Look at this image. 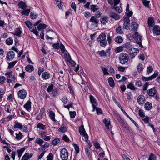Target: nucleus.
I'll list each match as a JSON object with an SVG mask.
<instances>
[{"mask_svg":"<svg viewBox=\"0 0 160 160\" xmlns=\"http://www.w3.org/2000/svg\"><path fill=\"white\" fill-rule=\"evenodd\" d=\"M32 155V153H26L22 157L21 160H28L30 158Z\"/></svg>","mask_w":160,"mask_h":160,"instance_id":"f3484780","label":"nucleus"},{"mask_svg":"<svg viewBox=\"0 0 160 160\" xmlns=\"http://www.w3.org/2000/svg\"><path fill=\"white\" fill-rule=\"evenodd\" d=\"M114 8L115 9L116 11L119 13H121L122 12V9L120 6H117Z\"/></svg>","mask_w":160,"mask_h":160,"instance_id":"bf43d9fd","label":"nucleus"},{"mask_svg":"<svg viewBox=\"0 0 160 160\" xmlns=\"http://www.w3.org/2000/svg\"><path fill=\"white\" fill-rule=\"evenodd\" d=\"M98 42H99L100 45L102 47H105L107 43L106 36L104 33H101L97 38Z\"/></svg>","mask_w":160,"mask_h":160,"instance_id":"f257e3e1","label":"nucleus"},{"mask_svg":"<svg viewBox=\"0 0 160 160\" xmlns=\"http://www.w3.org/2000/svg\"><path fill=\"white\" fill-rule=\"evenodd\" d=\"M89 98L90 102L92 104V106L93 109L95 108V106L96 105V101L95 98L92 95H90Z\"/></svg>","mask_w":160,"mask_h":160,"instance_id":"2eb2a0df","label":"nucleus"},{"mask_svg":"<svg viewBox=\"0 0 160 160\" xmlns=\"http://www.w3.org/2000/svg\"><path fill=\"white\" fill-rule=\"evenodd\" d=\"M67 63L68 64H69L73 67H75L76 65V63L74 61L72 60L71 58L69 60Z\"/></svg>","mask_w":160,"mask_h":160,"instance_id":"c03bdc74","label":"nucleus"},{"mask_svg":"<svg viewBox=\"0 0 160 160\" xmlns=\"http://www.w3.org/2000/svg\"><path fill=\"white\" fill-rule=\"evenodd\" d=\"M153 32L157 35H160V27L157 25L155 26L153 28Z\"/></svg>","mask_w":160,"mask_h":160,"instance_id":"f8f14e48","label":"nucleus"},{"mask_svg":"<svg viewBox=\"0 0 160 160\" xmlns=\"http://www.w3.org/2000/svg\"><path fill=\"white\" fill-rule=\"evenodd\" d=\"M108 81L109 85L112 87H113L115 86V84L113 78L111 77H109L108 78Z\"/></svg>","mask_w":160,"mask_h":160,"instance_id":"2f4dec72","label":"nucleus"},{"mask_svg":"<svg viewBox=\"0 0 160 160\" xmlns=\"http://www.w3.org/2000/svg\"><path fill=\"white\" fill-rule=\"evenodd\" d=\"M64 54V57L65 58L66 62H67L70 60L71 58L70 54L68 53L67 51H66Z\"/></svg>","mask_w":160,"mask_h":160,"instance_id":"bb28decb","label":"nucleus"},{"mask_svg":"<svg viewBox=\"0 0 160 160\" xmlns=\"http://www.w3.org/2000/svg\"><path fill=\"white\" fill-rule=\"evenodd\" d=\"M6 42L7 44L10 45L13 43V40L12 38H10L6 39Z\"/></svg>","mask_w":160,"mask_h":160,"instance_id":"58836bf2","label":"nucleus"},{"mask_svg":"<svg viewBox=\"0 0 160 160\" xmlns=\"http://www.w3.org/2000/svg\"><path fill=\"white\" fill-rule=\"evenodd\" d=\"M89 22L95 24H97L98 23L99 20L95 16H93L91 18Z\"/></svg>","mask_w":160,"mask_h":160,"instance_id":"412c9836","label":"nucleus"},{"mask_svg":"<svg viewBox=\"0 0 160 160\" xmlns=\"http://www.w3.org/2000/svg\"><path fill=\"white\" fill-rule=\"evenodd\" d=\"M25 150V148L24 147L21 148L20 149H17V152L18 153V157L20 158L22 156L23 152Z\"/></svg>","mask_w":160,"mask_h":160,"instance_id":"a878e982","label":"nucleus"},{"mask_svg":"<svg viewBox=\"0 0 160 160\" xmlns=\"http://www.w3.org/2000/svg\"><path fill=\"white\" fill-rule=\"evenodd\" d=\"M129 56L128 54L122 53L120 55L119 60L120 63L123 64L126 63L128 60Z\"/></svg>","mask_w":160,"mask_h":160,"instance_id":"f03ea898","label":"nucleus"},{"mask_svg":"<svg viewBox=\"0 0 160 160\" xmlns=\"http://www.w3.org/2000/svg\"><path fill=\"white\" fill-rule=\"evenodd\" d=\"M43 142L44 141L42 139L38 138H36L35 142V143L39 144L40 146H42Z\"/></svg>","mask_w":160,"mask_h":160,"instance_id":"473e14b6","label":"nucleus"},{"mask_svg":"<svg viewBox=\"0 0 160 160\" xmlns=\"http://www.w3.org/2000/svg\"><path fill=\"white\" fill-rule=\"evenodd\" d=\"M117 32L119 34H121L123 33V31L122 29L121 26H119L117 27L116 29Z\"/></svg>","mask_w":160,"mask_h":160,"instance_id":"49530a36","label":"nucleus"},{"mask_svg":"<svg viewBox=\"0 0 160 160\" xmlns=\"http://www.w3.org/2000/svg\"><path fill=\"white\" fill-rule=\"evenodd\" d=\"M42 76L43 78L45 80H46L49 78L50 77V74L49 73L45 72L42 73Z\"/></svg>","mask_w":160,"mask_h":160,"instance_id":"b1692460","label":"nucleus"},{"mask_svg":"<svg viewBox=\"0 0 160 160\" xmlns=\"http://www.w3.org/2000/svg\"><path fill=\"white\" fill-rule=\"evenodd\" d=\"M53 88V84H51L49 85L48 88L47 89V91L49 93L51 92V91H52Z\"/></svg>","mask_w":160,"mask_h":160,"instance_id":"4d7b16f0","label":"nucleus"},{"mask_svg":"<svg viewBox=\"0 0 160 160\" xmlns=\"http://www.w3.org/2000/svg\"><path fill=\"white\" fill-rule=\"evenodd\" d=\"M25 69L27 71L32 72L34 70V67L32 65H29L25 67Z\"/></svg>","mask_w":160,"mask_h":160,"instance_id":"c85d7f7f","label":"nucleus"},{"mask_svg":"<svg viewBox=\"0 0 160 160\" xmlns=\"http://www.w3.org/2000/svg\"><path fill=\"white\" fill-rule=\"evenodd\" d=\"M14 128L15 129L18 128L19 129H21L23 128V125L21 123H19L17 121H16L15 122V125Z\"/></svg>","mask_w":160,"mask_h":160,"instance_id":"4be33fe9","label":"nucleus"},{"mask_svg":"<svg viewBox=\"0 0 160 160\" xmlns=\"http://www.w3.org/2000/svg\"><path fill=\"white\" fill-rule=\"evenodd\" d=\"M5 75L7 76V80L8 83H10L12 81H14L16 79V78L12 74V72H7Z\"/></svg>","mask_w":160,"mask_h":160,"instance_id":"20e7f679","label":"nucleus"},{"mask_svg":"<svg viewBox=\"0 0 160 160\" xmlns=\"http://www.w3.org/2000/svg\"><path fill=\"white\" fill-rule=\"evenodd\" d=\"M90 9L93 12H95L99 9L98 6L96 5H92L90 6Z\"/></svg>","mask_w":160,"mask_h":160,"instance_id":"72a5a7b5","label":"nucleus"},{"mask_svg":"<svg viewBox=\"0 0 160 160\" xmlns=\"http://www.w3.org/2000/svg\"><path fill=\"white\" fill-rule=\"evenodd\" d=\"M123 48H123V47L121 46V47H118L115 49V51L116 53H118L120 52L123 51Z\"/></svg>","mask_w":160,"mask_h":160,"instance_id":"a19ab883","label":"nucleus"},{"mask_svg":"<svg viewBox=\"0 0 160 160\" xmlns=\"http://www.w3.org/2000/svg\"><path fill=\"white\" fill-rule=\"evenodd\" d=\"M133 37L136 43L139 45V47H142L143 46L141 44L142 36L137 32H135L134 35H133Z\"/></svg>","mask_w":160,"mask_h":160,"instance_id":"7ed1b4c3","label":"nucleus"},{"mask_svg":"<svg viewBox=\"0 0 160 160\" xmlns=\"http://www.w3.org/2000/svg\"><path fill=\"white\" fill-rule=\"evenodd\" d=\"M30 12V10L29 9H28L22 11L21 12V13L22 15H25L26 16L28 15Z\"/></svg>","mask_w":160,"mask_h":160,"instance_id":"3c124183","label":"nucleus"},{"mask_svg":"<svg viewBox=\"0 0 160 160\" xmlns=\"http://www.w3.org/2000/svg\"><path fill=\"white\" fill-rule=\"evenodd\" d=\"M47 32L49 33V35L51 37L56 36L57 35L56 33L52 30H49L47 31Z\"/></svg>","mask_w":160,"mask_h":160,"instance_id":"37998d69","label":"nucleus"},{"mask_svg":"<svg viewBox=\"0 0 160 160\" xmlns=\"http://www.w3.org/2000/svg\"><path fill=\"white\" fill-rule=\"evenodd\" d=\"M17 61H14L8 63V69H11L17 63Z\"/></svg>","mask_w":160,"mask_h":160,"instance_id":"f704fd0d","label":"nucleus"},{"mask_svg":"<svg viewBox=\"0 0 160 160\" xmlns=\"http://www.w3.org/2000/svg\"><path fill=\"white\" fill-rule=\"evenodd\" d=\"M153 70V69L152 66H149L147 68V73L148 74H149L151 72H152Z\"/></svg>","mask_w":160,"mask_h":160,"instance_id":"0e129e2a","label":"nucleus"},{"mask_svg":"<svg viewBox=\"0 0 160 160\" xmlns=\"http://www.w3.org/2000/svg\"><path fill=\"white\" fill-rule=\"evenodd\" d=\"M127 52L130 54L131 58H133L135 57L139 52V50L137 49L132 48L130 50L127 51Z\"/></svg>","mask_w":160,"mask_h":160,"instance_id":"0eeeda50","label":"nucleus"},{"mask_svg":"<svg viewBox=\"0 0 160 160\" xmlns=\"http://www.w3.org/2000/svg\"><path fill=\"white\" fill-rule=\"evenodd\" d=\"M30 16L32 18L35 19L38 16V14L32 12L30 13Z\"/></svg>","mask_w":160,"mask_h":160,"instance_id":"e2e57ef3","label":"nucleus"},{"mask_svg":"<svg viewBox=\"0 0 160 160\" xmlns=\"http://www.w3.org/2000/svg\"><path fill=\"white\" fill-rule=\"evenodd\" d=\"M148 160H156V157L153 154L151 153L149 156Z\"/></svg>","mask_w":160,"mask_h":160,"instance_id":"6e6d98bb","label":"nucleus"},{"mask_svg":"<svg viewBox=\"0 0 160 160\" xmlns=\"http://www.w3.org/2000/svg\"><path fill=\"white\" fill-rule=\"evenodd\" d=\"M103 122H104L107 129H109V126L110 123V121H108L106 119H104L103 120Z\"/></svg>","mask_w":160,"mask_h":160,"instance_id":"a18cd8bd","label":"nucleus"},{"mask_svg":"<svg viewBox=\"0 0 160 160\" xmlns=\"http://www.w3.org/2000/svg\"><path fill=\"white\" fill-rule=\"evenodd\" d=\"M37 128L42 130H44L46 128V126L41 123H39L37 125Z\"/></svg>","mask_w":160,"mask_h":160,"instance_id":"79ce46f5","label":"nucleus"},{"mask_svg":"<svg viewBox=\"0 0 160 160\" xmlns=\"http://www.w3.org/2000/svg\"><path fill=\"white\" fill-rule=\"evenodd\" d=\"M67 125L66 124H63L58 129V131L59 132H65L67 131Z\"/></svg>","mask_w":160,"mask_h":160,"instance_id":"ddd939ff","label":"nucleus"},{"mask_svg":"<svg viewBox=\"0 0 160 160\" xmlns=\"http://www.w3.org/2000/svg\"><path fill=\"white\" fill-rule=\"evenodd\" d=\"M101 23L105 25L108 21V18L106 16H102L100 19Z\"/></svg>","mask_w":160,"mask_h":160,"instance_id":"a211bd4d","label":"nucleus"},{"mask_svg":"<svg viewBox=\"0 0 160 160\" xmlns=\"http://www.w3.org/2000/svg\"><path fill=\"white\" fill-rule=\"evenodd\" d=\"M21 32H22L21 31L20 28H18L16 29L15 32L13 34L16 36H20Z\"/></svg>","mask_w":160,"mask_h":160,"instance_id":"c9c22d12","label":"nucleus"},{"mask_svg":"<svg viewBox=\"0 0 160 160\" xmlns=\"http://www.w3.org/2000/svg\"><path fill=\"white\" fill-rule=\"evenodd\" d=\"M47 27V26L45 24H40L38 25L37 28L38 30H40L42 29L45 28Z\"/></svg>","mask_w":160,"mask_h":160,"instance_id":"4c0bfd02","label":"nucleus"},{"mask_svg":"<svg viewBox=\"0 0 160 160\" xmlns=\"http://www.w3.org/2000/svg\"><path fill=\"white\" fill-rule=\"evenodd\" d=\"M55 114L52 111H51L50 112L49 116L51 119L54 121H56V120L55 118Z\"/></svg>","mask_w":160,"mask_h":160,"instance_id":"e433bc0d","label":"nucleus"},{"mask_svg":"<svg viewBox=\"0 0 160 160\" xmlns=\"http://www.w3.org/2000/svg\"><path fill=\"white\" fill-rule=\"evenodd\" d=\"M96 109L97 113V114L98 115L102 113V111L100 108L96 107L95 106V108L94 109H93L92 111H94V109Z\"/></svg>","mask_w":160,"mask_h":160,"instance_id":"680f3d73","label":"nucleus"},{"mask_svg":"<svg viewBox=\"0 0 160 160\" xmlns=\"http://www.w3.org/2000/svg\"><path fill=\"white\" fill-rule=\"evenodd\" d=\"M157 92V90L155 87H153L148 90V94L149 96L153 97L155 96Z\"/></svg>","mask_w":160,"mask_h":160,"instance_id":"1a4fd4ad","label":"nucleus"},{"mask_svg":"<svg viewBox=\"0 0 160 160\" xmlns=\"http://www.w3.org/2000/svg\"><path fill=\"white\" fill-rule=\"evenodd\" d=\"M138 71L139 72H141L143 69L142 65L139 63L137 66Z\"/></svg>","mask_w":160,"mask_h":160,"instance_id":"13d9d810","label":"nucleus"},{"mask_svg":"<svg viewBox=\"0 0 160 160\" xmlns=\"http://www.w3.org/2000/svg\"><path fill=\"white\" fill-rule=\"evenodd\" d=\"M47 160H53V155L51 153H50L47 157Z\"/></svg>","mask_w":160,"mask_h":160,"instance_id":"774afa93","label":"nucleus"},{"mask_svg":"<svg viewBox=\"0 0 160 160\" xmlns=\"http://www.w3.org/2000/svg\"><path fill=\"white\" fill-rule=\"evenodd\" d=\"M127 88L133 90H134L135 89V88L133 84L132 83H130L127 86Z\"/></svg>","mask_w":160,"mask_h":160,"instance_id":"603ef678","label":"nucleus"},{"mask_svg":"<svg viewBox=\"0 0 160 160\" xmlns=\"http://www.w3.org/2000/svg\"><path fill=\"white\" fill-rule=\"evenodd\" d=\"M145 108L146 110H150L152 108V104L149 102H147L144 105Z\"/></svg>","mask_w":160,"mask_h":160,"instance_id":"7c9ffc66","label":"nucleus"},{"mask_svg":"<svg viewBox=\"0 0 160 160\" xmlns=\"http://www.w3.org/2000/svg\"><path fill=\"white\" fill-rule=\"evenodd\" d=\"M43 114V113L42 112L40 111L39 113L37 116L36 117V119L37 120H39L41 119Z\"/></svg>","mask_w":160,"mask_h":160,"instance_id":"052dcab7","label":"nucleus"},{"mask_svg":"<svg viewBox=\"0 0 160 160\" xmlns=\"http://www.w3.org/2000/svg\"><path fill=\"white\" fill-rule=\"evenodd\" d=\"M114 40L115 42L118 43H121L123 41L122 38L120 36H117Z\"/></svg>","mask_w":160,"mask_h":160,"instance_id":"cd10ccee","label":"nucleus"},{"mask_svg":"<svg viewBox=\"0 0 160 160\" xmlns=\"http://www.w3.org/2000/svg\"><path fill=\"white\" fill-rule=\"evenodd\" d=\"M59 141L60 140L59 138H56L52 141V145L55 146L58 144Z\"/></svg>","mask_w":160,"mask_h":160,"instance_id":"8fccbe9b","label":"nucleus"},{"mask_svg":"<svg viewBox=\"0 0 160 160\" xmlns=\"http://www.w3.org/2000/svg\"><path fill=\"white\" fill-rule=\"evenodd\" d=\"M22 135L21 132H19L18 134H16L15 138L17 140H19L22 139Z\"/></svg>","mask_w":160,"mask_h":160,"instance_id":"ea45409f","label":"nucleus"},{"mask_svg":"<svg viewBox=\"0 0 160 160\" xmlns=\"http://www.w3.org/2000/svg\"><path fill=\"white\" fill-rule=\"evenodd\" d=\"M73 145L74 147L76 153H78L79 152V148L78 146L76 144H73Z\"/></svg>","mask_w":160,"mask_h":160,"instance_id":"09e8293b","label":"nucleus"},{"mask_svg":"<svg viewBox=\"0 0 160 160\" xmlns=\"http://www.w3.org/2000/svg\"><path fill=\"white\" fill-rule=\"evenodd\" d=\"M58 90L57 89H54L52 91V94L53 97H55L58 95Z\"/></svg>","mask_w":160,"mask_h":160,"instance_id":"de8ad7c7","label":"nucleus"},{"mask_svg":"<svg viewBox=\"0 0 160 160\" xmlns=\"http://www.w3.org/2000/svg\"><path fill=\"white\" fill-rule=\"evenodd\" d=\"M148 24L149 27H152L154 25V19L152 17H149L148 19Z\"/></svg>","mask_w":160,"mask_h":160,"instance_id":"5701e85b","label":"nucleus"},{"mask_svg":"<svg viewBox=\"0 0 160 160\" xmlns=\"http://www.w3.org/2000/svg\"><path fill=\"white\" fill-rule=\"evenodd\" d=\"M61 100L64 104H66L68 101V98L66 97L63 96L61 98Z\"/></svg>","mask_w":160,"mask_h":160,"instance_id":"338daca9","label":"nucleus"},{"mask_svg":"<svg viewBox=\"0 0 160 160\" xmlns=\"http://www.w3.org/2000/svg\"><path fill=\"white\" fill-rule=\"evenodd\" d=\"M79 131L80 135H82L86 139H87L88 135L86 132L83 125H82L79 127Z\"/></svg>","mask_w":160,"mask_h":160,"instance_id":"9d476101","label":"nucleus"},{"mask_svg":"<svg viewBox=\"0 0 160 160\" xmlns=\"http://www.w3.org/2000/svg\"><path fill=\"white\" fill-rule=\"evenodd\" d=\"M6 78L4 76H0V83L1 84H3L5 82L6 80Z\"/></svg>","mask_w":160,"mask_h":160,"instance_id":"69168bd1","label":"nucleus"},{"mask_svg":"<svg viewBox=\"0 0 160 160\" xmlns=\"http://www.w3.org/2000/svg\"><path fill=\"white\" fill-rule=\"evenodd\" d=\"M18 97L19 98L23 99L25 98L27 92L24 90H20L18 92Z\"/></svg>","mask_w":160,"mask_h":160,"instance_id":"6e6552de","label":"nucleus"},{"mask_svg":"<svg viewBox=\"0 0 160 160\" xmlns=\"http://www.w3.org/2000/svg\"><path fill=\"white\" fill-rule=\"evenodd\" d=\"M123 21L124 22L123 26V28L127 30L129 29L130 26V20L129 18L127 17H123Z\"/></svg>","mask_w":160,"mask_h":160,"instance_id":"423d86ee","label":"nucleus"},{"mask_svg":"<svg viewBox=\"0 0 160 160\" xmlns=\"http://www.w3.org/2000/svg\"><path fill=\"white\" fill-rule=\"evenodd\" d=\"M142 2L143 4L146 7H148L149 6V4L150 3L149 1H147L146 0H142Z\"/></svg>","mask_w":160,"mask_h":160,"instance_id":"864d4df0","label":"nucleus"},{"mask_svg":"<svg viewBox=\"0 0 160 160\" xmlns=\"http://www.w3.org/2000/svg\"><path fill=\"white\" fill-rule=\"evenodd\" d=\"M18 5L20 8L23 10L25 9L27 7V5L25 2L22 1H20L19 2Z\"/></svg>","mask_w":160,"mask_h":160,"instance_id":"393cba45","label":"nucleus"},{"mask_svg":"<svg viewBox=\"0 0 160 160\" xmlns=\"http://www.w3.org/2000/svg\"><path fill=\"white\" fill-rule=\"evenodd\" d=\"M131 27L132 31L137 32L138 28V24L136 22H133L131 24Z\"/></svg>","mask_w":160,"mask_h":160,"instance_id":"dca6fc26","label":"nucleus"},{"mask_svg":"<svg viewBox=\"0 0 160 160\" xmlns=\"http://www.w3.org/2000/svg\"><path fill=\"white\" fill-rule=\"evenodd\" d=\"M14 56V52L13 51H11L7 53L6 58L8 61H10L13 59Z\"/></svg>","mask_w":160,"mask_h":160,"instance_id":"9b49d317","label":"nucleus"},{"mask_svg":"<svg viewBox=\"0 0 160 160\" xmlns=\"http://www.w3.org/2000/svg\"><path fill=\"white\" fill-rule=\"evenodd\" d=\"M24 107L27 110L29 111L31 109V102L30 101L27 102L24 105Z\"/></svg>","mask_w":160,"mask_h":160,"instance_id":"c756f323","label":"nucleus"},{"mask_svg":"<svg viewBox=\"0 0 160 160\" xmlns=\"http://www.w3.org/2000/svg\"><path fill=\"white\" fill-rule=\"evenodd\" d=\"M110 17L114 18L115 20H118L120 18L119 15L113 12L110 13Z\"/></svg>","mask_w":160,"mask_h":160,"instance_id":"aec40b11","label":"nucleus"},{"mask_svg":"<svg viewBox=\"0 0 160 160\" xmlns=\"http://www.w3.org/2000/svg\"><path fill=\"white\" fill-rule=\"evenodd\" d=\"M123 48L126 49V51L130 50L132 48V45L130 42H126L123 45Z\"/></svg>","mask_w":160,"mask_h":160,"instance_id":"6ab92c4d","label":"nucleus"},{"mask_svg":"<svg viewBox=\"0 0 160 160\" xmlns=\"http://www.w3.org/2000/svg\"><path fill=\"white\" fill-rule=\"evenodd\" d=\"M145 101V98L143 95H140L137 98V102L139 104H143Z\"/></svg>","mask_w":160,"mask_h":160,"instance_id":"4468645a","label":"nucleus"},{"mask_svg":"<svg viewBox=\"0 0 160 160\" xmlns=\"http://www.w3.org/2000/svg\"><path fill=\"white\" fill-rule=\"evenodd\" d=\"M60 157L62 160H67L68 157V153L67 149L65 148L62 149L60 151Z\"/></svg>","mask_w":160,"mask_h":160,"instance_id":"39448f33","label":"nucleus"},{"mask_svg":"<svg viewBox=\"0 0 160 160\" xmlns=\"http://www.w3.org/2000/svg\"><path fill=\"white\" fill-rule=\"evenodd\" d=\"M152 76H150L149 77H145L144 76H142V80L144 81H149L152 80L153 79L152 78Z\"/></svg>","mask_w":160,"mask_h":160,"instance_id":"5fc2aeb1","label":"nucleus"}]
</instances>
